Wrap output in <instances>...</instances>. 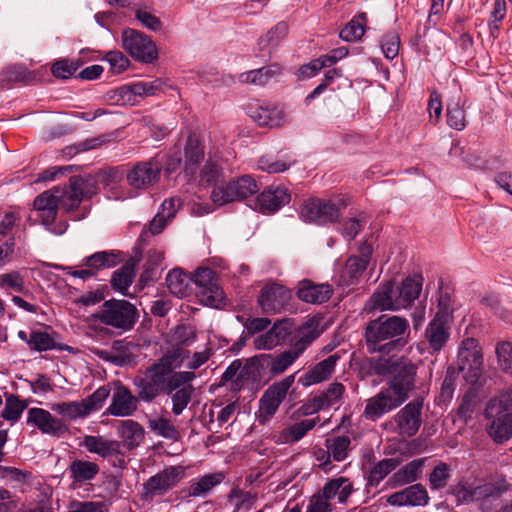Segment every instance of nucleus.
I'll use <instances>...</instances> for the list:
<instances>
[{
	"label": "nucleus",
	"mask_w": 512,
	"mask_h": 512,
	"mask_svg": "<svg viewBox=\"0 0 512 512\" xmlns=\"http://www.w3.org/2000/svg\"><path fill=\"white\" fill-rule=\"evenodd\" d=\"M332 293L331 285L316 284L308 279L300 281L297 288L298 298L310 304H322L330 299Z\"/></svg>",
	"instance_id": "28"
},
{
	"label": "nucleus",
	"mask_w": 512,
	"mask_h": 512,
	"mask_svg": "<svg viewBox=\"0 0 512 512\" xmlns=\"http://www.w3.org/2000/svg\"><path fill=\"white\" fill-rule=\"evenodd\" d=\"M163 88L161 79L152 81H138L129 85H124L117 89L118 100L123 105H135L144 97L156 95Z\"/></svg>",
	"instance_id": "18"
},
{
	"label": "nucleus",
	"mask_w": 512,
	"mask_h": 512,
	"mask_svg": "<svg viewBox=\"0 0 512 512\" xmlns=\"http://www.w3.org/2000/svg\"><path fill=\"white\" fill-rule=\"evenodd\" d=\"M289 335V329L283 322L275 323L267 332L258 335L254 339V347L257 350H271L281 344Z\"/></svg>",
	"instance_id": "33"
},
{
	"label": "nucleus",
	"mask_w": 512,
	"mask_h": 512,
	"mask_svg": "<svg viewBox=\"0 0 512 512\" xmlns=\"http://www.w3.org/2000/svg\"><path fill=\"white\" fill-rule=\"evenodd\" d=\"M360 253V256H352L346 261L344 273L350 277L351 282L358 279L366 269L372 253L371 246L366 244L363 245L360 249Z\"/></svg>",
	"instance_id": "42"
},
{
	"label": "nucleus",
	"mask_w": 512,
	"mask_h": 512,
	"mask_svg": "<svg viewBox=\"0 0 512 512\" xmlns=\"http://www.w3.org/2000/svg\"><path fill=\"white\" fill-rule=\"evenodd\" d=\"M73 483L83 484L93 480L99 473V466L87 460H74L68 468Z\"/></svg>",
	"instance_id": "39"
},
{
	"label": "nucleus",
	"mask_w": 512,
	"mask_h": 512,
	"mask_svg": "<svg viewBox=\"0 0 512 512\" xmlns=\"http://www.w3.org/2000/svg\"><path fill=\"white\" fill-rule=\"evenodd\" d=\"M139 400L138 394L135 396L127 387L118 384L105 413L116 417L132 416L138 408Z\"/></svg>",
	"instance_id": "21"
},
{
	"label": "nucleus",
	"mask_w": 512,
	"mask_h": 512,
	"mask_svg": "<svg viewBox=\"0 0 512 512\" xmlns=\"http://www.w3.org/2000/svg\"><path fill=\"white\" fill-rule=\"evenodd\" d=\"M294 382L295 374H291L274 382L264 391L256 412V419L260 424L264 425L273 418Z\"/></svg>",
	"instance_id": "7"
},
{
	"label": "nucleus",
	"mask_w": 512,
	"mask_h": 512,
	"mask_svg": "<svg viewBox=\"0 0 512 512\" xmlns=\"http://www.w3.org/2000/svg\"><path fill=\"white\" fill-rule=\"evenodd\" d=\"M116 429L118 436L122 440V444L129 450L139 446L144 439L143 427L134 420L127 419L118 421Z\"/></svg>",
	"instance_id": "32"
},
{
	"label": "nucleus",
	"mask_w": 512,
	"mask_h": 512,
	"mask_svg": "<svg viewBox=\"0 0 512 512\" xmlns=\"http://www.w3.org/2000/svg\"><path fill=\"white\" fill-rule=\"evenodd\" d=\"M193 282L199 288L198 294L205 305L218 307L223 302L224 292L218 285L212 269L198 268L194 273Z\"/></svg>",
	"instance_id": "14"
},
{
	"label": "nucleus",
	"mask_w": 512,
	"mask_h": 512,
	"mask_svg": "<svg viewBox=\"0 0 512 512\" xmlns=\"http://www.w3.org/2000/svg\"><path fill=\"white\" fill-rule=\"evenodd\" d=\"M333 508L332 501L320 489L310 497L305 512H331Z\"/></svg>",
	"instance_id": "64"
},
{
	"label": "nucleus",
	"mask_w": 512,
	"mask_h": 512,
	"mask_svg": "<svg viewBox=\"0 0 512 512\" xmlns=\"http://www.w3.org/2000/svg\"><path fill=\"white\" fill-rule=\"evenodd\" d=\"M409 333L407 319L395 315H381L367 324L365 341L369 352H384L389 351Z\"/></svg>",
	"instance_id": "2"
},
{
	"label": "nucleus",
	"mask_w": 512,
	"mask_h": 512,
	"mask_svg": "<svg viewBox=\"0 0 512 512\" xmlns=\"http://www.w3.org/2000/svg\"><path fill=\"white\" fill-rule=\"evenodd\" d=\"M0 288L17 293H25L26 288L23 275L16 270L0 274Z\"/></svg>",
	"instance_id": "58"
},
{
	"label": "nucleus",
	"mask_w": 512,
	"mask_h": 512,
	"mask_svg": "<svg viewBox=\"0 0 512 512\" xmlns=\"http://www.w3.org/2000/svg\"><path fill=\"white\" fill-rule=\"evenodd\" d=\"M429 502V495L426 488L421 484H413L400 491H397L387 498V503L392 506H426Z\"/></svg>",
	"instance_id": "25"
},
{
	"label": "nucleus",
	"mask_w": 512,
	"mask_h": 512,
	"mask_svg": "<svg viewBox=\"0 0 512 512\" xmlns=\"http://www.w3.org/2000/svg\"><path fill=\"white\" fill-rule=\"evenodd\" d=\"M447 125L457 131H462L466 127V116L464 110V103L460 97L452 98L447 103L446 109Z\"/></svg>",
	"instance_id": "45"
},
{
	"label": "nucleus",
	"mask_w": 512,
	"mask_h": 512,
	"mask_svg": "<svg viewBox=\"0 0 512 512\" xmlns=\"http://www.w3.org/2000/svg\"><path fill=\"white\" fill-rule=\"evenodd\" d=\"M263 354L248 358L240 368L241 386L246 382H256L261 378L262 370L266 369L264 365Z\"/></svg>",
	"instance_id": "46"
},
{
	"label": "nucleus",
	"mask_w": 512,
	"mask_h": 512,
	"mask_svg": "<svg viewBox=\"0 0 512 512\" xmlns=\"http://www.w3.org/2000/svg\"><path fill=\"white\" fill-rule=\"evenodd\" d=\"M28 345L35 351H47L55 348L53 337L47 332L32 331L29 335Z\"/></svg>",
	"instance_id": "60"
},
{
	"label": "nucleus",
	"mask_w": 512,
	"mask_h": 512,
	"mask_svg": "<svg viewBox=\"0 0 512 512\" xmlns=\"http://www.w3.org/2000/svg\"><path fill=\"white\" fill-rule=\"evenodd\" d=\"M50 409L60 415L62 420L67 421H73L88 416L82 400L53 403Z\"/></svg>",
	"instance_id": "44"
},
{
	"label": "nucleus",
	"mask_w": 512,
	"mask_h": 512,
	"mask_svg": "<svg viewBox=\"0 0 512 512\" xmlns=\"http://www.w3.org/2000/svg\"><path fill=\"white\" fill-rule=\"evenodd\" d=\"M134 276L133 267L129 264H125L114 272L111 278V285L115 290L126 295V291L132 284Z\"/></svg>",
	"instance_id": "53"
},
{
	"label": "nucleus",
	"mask_w": 512,
	"mask_h": 512,
	"mask_svg": "<svg viewBox=\"0 0 512 512\" xmlns=\"http://www.w3.org/2000/svg\"><path fill=\"white\" fill-rule=\"evenodd\" d=\"M101 323L121 331L132 329L137 321V309L126 300L111 299L103 303L96 314Z\"/></svg>",
	"instance_id": "5"
},
{
	"label": "nucleus",
	"mask_w": 512,
	"mask_h": 512,
	"mask_svg": "<svg viewBox=\"0 0 512 512\" xmlns=\"http://www.w3.org/2000/svg\"><path fill=\"white\" fill-rule=\"evenodd\" d=\"M289 201L290 194L285 187L268 188L257 197L254 209L262 213H271L277 211Z\"/></svg>",
	"instance_id": "27"
},
{
	"label": "nucleus",
	"mask_w": 512,
	"mask_h": 512,
	"mask_svg": "<svg viewBox=\"0 0 512 512\" xmlns=\"http://www.w3.org/2000/svg\"><path fill=\"white\" fill-rule=\"evenodd\" d=\"M483 366V356L478 342L473 338H466L461 342L458 352V368L467 381L476 382Z\"/></svg>",
	"instance_id": "12"
},
{
	"label": "nucleus",
	"mask_w": 512,
	"mask_h": 512,
	"mask_svg": "<svg viewBox=\"0 0 512 512\" xmlns=\"http://www.w3.org/2000/svg\"><path fill=\"white\" fill-rule=\"evenodd\" d=\"M495 354L499 369L512 374V342L500 341L495 346Z\"/></svg>",
	"instance_id": "55"
},
{
	"label": "nucleus",
	"mask_w": 512,
	"mask_h": 512,
	"mask_svg": "<svg viewBox=\"0 0 512 512\" xmlns=\"http://www.w3.org/2000/svg\"><path fill=\"white\" fill-rule=\"evenodd\" d=\"M450 478V467L446 463H439L429 475V486L432 490L444 488Z\"/></svg>",
	"instance_id": "63"
},
{
	"label": "nucleus",
	"mask_w": 512,
	"mask_h": 512,
	"mask_svg": "<svg viewBox=\"0 0 512 512\" xmlns=\"http://www.w3.org/2000/svg\"><path fill=\"white\" fill-rule=\"evenodd\" d=\"M325 496L337 503H346L353 492V484L347 477H336L329 479L321 488Z\"/></svg>",
	"instance_id": "35"
},
{
	"label": "nucleus",
	"mask_w": 512,
	"mask_h": 512,
	"mask_svg": "<svg viewBox=\"0 0 512 512\" xmlns=\"http://www.w3.org/2000/svg\"><path fill=\"white\" fill-rule=\"evenodd\" d=\"M509 484L504 478L479 481L471 484L458 485L455 494L461 502L480 501L493 497L508 490Z\"/></svg>",
	"instance_id": "13"
},
{
	"label": "nucleus",
	"mask_w": 512,
	"mask_h": 512,
	"mask_svg": "<svg viewBox=\"0 0 512 512\" xmlns=\"http://www.w3.org/2000/svg\"><path fill=\"white\" fill-rule=\"evenodd\" d=\"M401 404H403V402L392 394L389 389L385 388L367 400L364 415L367 419L376 420L384 414L396 409Z\"/></svg>",
	"instance_id": "23"
},
{
	"label": "nucleus",
	"mask_w": 512,
	"mask_h": 512,
	"mask_svg": "<svg viewBox=\"0 0 512 512\" xmlns=\"http://www.w3.org/2000/svg\"><path fill=\"white\" fill-rule=\"evenodd\" d=\"M248 114L259 126L278 127L287 119V114L283 109L259 102L249 105Z\"/></svg>",
	"instance_id": "24"
},
{
	"label": "nucleus",
	"mask_w": 512,
	"mask_h": 512,
	"mask_svg": "<svg viewBox=\"0 0 512 512\" xmlns=\"http://www.w3.org/2000/svg\"><path fill=\"white\" fill-rule=\"evenodd\" d=\"M111 172H102L98 174V179L93 177L80 178L72 177L69 181V186L64 190L60 189L58 193L59 204L66 210H74L79 207L84 197H89L96 192V182L108 185V177Z\"/></svg>",
	"instance_id": "6"
},
{
	"label": "nucleus",
	"mask_w": 512,
	"mask_h": 512,
	"mask_svg": "<svg viewBox=\"0 0 512 512\" xmlns=\"http://www.w3.org/2000/svg\"><path fill=\"white\" fill-rule=\"evenodd\" d=\"M222 177V169L219 164L212 159H208L203 165L199 173L201 184H215L218 185Z\"/></svg>",
	"instance_id": "61"
},
{
	"label": "nucleus",
	"mask_w": 512,
	"mask_h": 512,
	"mask_svg": "<svg viewBox=\"0 0 512 512\" xmlns=\"http://www.w3.org/2000/svg\"><path fill=\"white\" fill-rule=\"evenodd\" d=\"M110 389L107 386H101L94 391L90 396L82 399L87 415L94 411L100 410L107 398L109 397Z\"/></svg>",
	"instance_id": "59"
},
{
	"label": "nucleus",
	"mask_w": 512,
	"mask_h": 512,
	"mask_svg": "<svg viewBox=\"0 0 512 512\" xmlns=\"http://www.w3.org/2000/svg\"><path fill=\"white\" fill-rule=\"evenodd\" d=\"M281 67L277 64L264 66L259 69L243 72L238 75L240 83L252 84L255 86H263L267 84L272 78L281 73Z\"/></svg>",
	"instance_id": "38"
},
{
	"label": "nucleus",
	"mask_w": 512,
	"mask_h": 512,
	"mask_svg": "<svg viewBox=\"0 0 512 512\" xmlns=\"http://www.w3.org/2000/svg\"><path fill=\"white\" fill-rule=\"evenodd\" d=\"M26 424L37 428L42 434L60 437L68 428L62 419H59L43 408L28 409Z\"/></svg>",
	"instance_id": "16"
},
{
	"label": "nucleus",
	"mask_w": 512,
	"mask_h": 512,
	"mask_svg": "<svg viewBox=\"0 0 512 512\" xmlns=\"http://www.w3.org/2000/svg\"><path fill=\"white\" fill-rule=\"evenodd\" d=\"M344 207L345 203L337 204L331 200L312 198L303 203L299 215L305 222L327 224L337 221Z\"/></svg>",
	"instance_id": "10"
},
{
	"label": "nucleus",
	"mask_w": 512,
	"mask_h": 512,
	"mask_svg": "<svg viewBox=\"0 0 512 512\" xmlns=\"http://www.w3.org/2000/svg\"><path fill=\"white\" fill-rule=\"evenodd\" d=\"M82 445L90 452L98 454L103 458L114 456L120 453L121 442L109 440L103 436L87 435L83 438Z\"/></svg>",
	"instance_id": "34"
},
{
	"label": "nucleus",
	"mask_w": 512,
	"mask_h": 512,
	"mask_svg": "<svg viewBox=\"0 0 512 512\" xmlns=\"http://www.w3.org/2000/svg\"><path fill=\"white\" fill-rule=\"evenodd\" d=\"M221 474L204 475L189 487V496L200 497L206 495L213 487L222 481Z\"/></svg>",
	"instance_id": "56"
},
{
	"label": "nucleus",
	"mask_w": 512,
	"mask_h": 512,
	"mask_svg": "<svg viewBox=\"0 0 512 512\" xmlns=\"http://www.w3.org/2000/svg\"><path fill=\"white\" fill-rule=\"evenodd\" d=\"M185 355L183 348L176 347L146 367L142 375L133 378L132 383L140 401L151 403L161 394L169 395L196 377L192 371H175L181 366Z\"/></svg>",
	"instance_id": "1"
},
{
	"label": "nucleus",
	"mask_w": 512,
	"mask_h": 512,
	"mask_svg": "<svg viewBox=\"0 0 512 512\" xmlns=\"http://www.w3.org/2000/svg\"><path fill=\"white\" fill-rule=\"evenodd\" d=\"M85 264L91 270L114 267L117 264L116 256L106 251L96 252L85 259Z\"/></svg>",
	"instance_id": "62"
},
{
	"label": "nucleus",
	"mask_w": 512,
	"mask_h": 512,
	"mask_svg": "<svg viewBox=\"0 0 512 512\" xmlns=\"http://www.w3.org/2000/svg\"><path fill=\"white\" fill-rule=\"evenodd\" d=\"M287 34L288 25L285 22H279L271 28L265 36H262L259 39V45L261 49H265L267 47L274 48L287 36Z\"/></svg>",
	"instance_id": "57"
},
{
	"label": "nucleus",
	"mask_w": 512,
	"mask_h": 512,
	"mask_svg": "<svg viewBox=\"0 0 512 512\" xmlns=\"http://www.w3.org/2000/svg\"><path fill=\"white\" fill-rule=\"evenodd\" d=\"M422 402L413 401L406 404L395 416L397 432L400 435L412 437L421 426Z\"/></svg>",
	"instance_id": "22"
},
{
	"label": "nucleus",
	"mask_w": 512,
	"mask_h": 512,
	"mask_svg": "<svg viewBox=\"0 0 512 512\" xmlns=\"http://www.w3.org/2000/svg\"><path fill=\"white\" fill-rule=\"evenodd\" d=\"M398 290L399 300L401 301V306L403 309L409 307L415 299L418 298L422 284L420 281L407 278L405 279L400 286H396Z\"/></svg>",
	"instance_id": "49"
},
{
	"label": "nucleus",
	"mask_w": 512,
	"mask_h": 512,
	"mask_svg": "<svg viewBox=\"0 0 512 512\" xmlns=\"http://www.w3.org/2000/svg\"><path fill=\"white\" fill-rule=\"evenodd\" d=\"M485 417L488 420L487 434L495 443H503L512 437V385L488 403Z\"/></svg>",
	"instance_id": "4"
},
{
	"label": "nucleus",
	"mask_w": 512,
	"mask_h": 512,
	"mask_svg": "<svg viewBox=\"0 0 512 512\" xmlns=\"http://www.w3.org/2000/svg\"><path fill=\"white\" fill-rule=\"evenodd\" d=\"M121 47L134 60L152 63L158 58V51L153 40L146 34L126 28L121 34Z\"/></svg>",
	"instance_id": "8"
},
{
	"label": "nucleus",
	"mask_w": 512,
	"mask_h": 512,
	"mask_svg": "<svg viewBox=\"0 0 512 512\" xmlns=\"http://www.w3.org/2000/svg\"><path fill=\"white\" fill-rule=\"evenodd\" d=\"M191 279L181 270L173 269L167 274L166 283L169 291L178 298L189 295Z\"/></svg>",
	"instance_id": "43"
},
{
	"label": "nucleus",
	"mask_w": 512,
	"mask_h": 512,
	"mask_svg": "<svg viewBox=\"0 0 512 512\" xmlns=\"http://www.w3.org/2000/svg\"><path fill=\"white\" fill-rule=\"evenodd\" d=\"M203 159L204 149L202 144L196 137L189 136L184 147V173L191 178H195Z\"/></svg>",
	"instance_id": "29"
},
{
	"label": "nucleus",
	"mask_w": 512,
	"mask_h": 512,
	"mask_svg": "<svg viewBox=\"0 0 512 512\" xmlns=\"http://www.w3.org/2000/svg\"><path fill=\"white\" fill-rule=\"evenodd\" d=\"M59 188L45 191L38 195L34 200V213L36 220L39 221L45 227H49L56 219L58 212ZM51 233L56 235H62L66 229V223H59L54 228H47Z\"/></svg>",
	"instance_id": "11"
},
{
	"label": "nucleus",
	"mask_w": 512,
	"mask_h": 512,
	"mask_svg": "<svg viewBox=\"0 0 512 512\" xmlns=\"http://www.w3.org/2000/svg\"><path fill=\"white\" fill-rule=\"evenodd\" d=\"M396 285L388 281L379 286L369 298L365 309L371 311H398L403 309Z\"/></svg>",
	"instance_id": "19"
},
{
	"label": "nucleus",
	"mask_w": 512,
	"mask_h": 512,
	"mask_svg": "<svg viewBox=\"0 0 512 512\" xmlns=\"http://www.w3.org/2000/svg\"><path fill=\"white\" fill-rule=\"evenodd\" d=\"M317 418L306 419L290 425L278 436V443H294L302 439L306 433L312 430L317 424Z\"/></svg>",
	"instance_id": "40"
},
{
	"label": "nucleus",
	"mask_w": 512,
	"mask_h": 512,
	"mask_svg": "<svg viewBox=\"0 0 512 512\" xmlns=\"http://www.w3.org/2000/svg\"><path fill=\"white\" fill-rule=\"evenodd\" d=\"M194 389L192 385L186 383L171 393L172 412L174 415H180L188 406Z\"/></svg>",
	"instance_id": "52"
},
{
	"label": "nucleus",
	"mask_w": 512,
	"mask_h": 512,
	"mask_svg": "<svg viewBox=\"0 0 512 512\" xmlns=\"http://www.w3.org/2000/svg\"><path fill=\"white\" fill-rule=\"evenodd\" d=\"M259 187L254 178L249 175L241 176L227 183L214 186L211 199L217 205L240 201L255 194Z\"/></svg>",
	"instance_id": "9"
},
{
	"label": "nucleus",
	"mask_w": 512,
	"mask_h": 512,
	"mask_svg": "<svg viewBox=\"0 0 512 512\" xmlns=\"http://www.w3.org/2000/svg\"><path fill=\"white\" fill-rule=\"evenodd\" d=\"M397 466V461L393 458H386L369 470L367 475V484L369 486H378V484Z\"/></svg>",
	"instance_id": "50"
},
{
	"label": "nucleus",
	"mask_w": 512,
	"mask_h": 512,
	"mask_svg": "<svg viewBox=\"0 0 512 512\" xmlns=\"http://www.w3.org/2000/svg\"><path fill=\"white\" fill-rule=\"evenodd\" d=\"M263 358H265V368L269 369L273 376L282 374L296 361L288 351H284L276 356L263 354Z\"/></svg>",
	"instance_id": "48"
},
{
	"label": "nucleus",
	"mask_w": 512,
	"mask_h": 512,
	"mask_svg": "<svg viewBox=\"0 0 512 512\" xmlns=\"http://www.w3.org/2000/svg\"><path fill=\"white\" fill-rule=\"evenodd\" d=\"M340 358L341 355L336 352L320 361L299 378V383L304 387H309L329 379Z\"/></svg>",
	"instance_id": "26"
},
{
	"label": "nucleus",
	"mask_w": 512,
	"mask_h": 512,
	"mask_svg": "<svg viewBox=\"0 0 512 512\" xmlns=\"http://www.w3.org/2000/svg\"><path fill=\"white\" fill-rule=\"evenodd\" d=\"M291 298L290 291L279 284L265 285L258 297V304L267 314H275L282 311Z\"/></svg>",
	"instance_id": "20"
},
{
	"label": "nucleus",
	"mask_w": 512,
	"mask_h": 512,
	"mask_svg": "<svg viewBox=\"0 0 512 512\" xmlns=\"http://www.w3.org/2000/svg\"><path fill=\"white\" fill-rule=\"evenodd\" d=\"M350 444V438L344 435L326 440L327 460L320 464V468L324 472H329L331 470L332 466L330 457H333V459L338 462L345 460L348 456Z\"/></svg>",
	"instance_id": "36"
},
{
	"label": "nucleus",
	"mask_w": 512,
	"mask_h": 512,
	"mask_svg": "<svg viewBox=\"0 0 512 512\" xmlns=\"http://www.w3.org/2000/svg\"><path fill=\"white\" fill-rule=\"evenodd\" d=\"M148 426L158 436L174 441L180 438L179 430L169 418L163 415L150 419Z\"/></svg>",
	"instance_id": "47"
},
{
	"label": "nucleus",
	"mask_w": 512,
	"mask_h": 512,
	"mask_svg": "<svg viewBox=\"0 0 512 512\" xmlns=\"http://www.w3.org/2000/svg\"><path fill=\"white\" fill-rule=\"evenodd\" d=\"M184 469L181 466H171L162 472L150 477L144 484V496L153 499L155 496L165 494L183 478Z\"/></svg>",
	"instance_id": "15"
},
{
	"label": "nucleus",
	"mask_w": 512,
	"mask_h": 512,
	"mask_svg": "<svg viewBox=\"0 0 512 512\" xmlns=\"http://www.w3.org/2000/svg\"><path fill=\"white\" fill-rule=\"evenodd\" d=\"M161 170L162 163L157 159L140 162L128 172L127 181L136 189H147L159 180Z\"/></svg>",
	"instance_id": "17"
},
{
	"label": "nucleus",
	"mask_w": 512,
	"mask_h": 512,
	"mask_svg": "<svg viewBox=\"0 0 512 512\" xmlns=\"http://www.w3.org/2000/svg\"><path fill=\"white\" fill-rule=\"evenodd\" d=\"M366 22L365 14L359 15L358 18L352 19L340 32V38L346 42H354L364 35V25Z\"/></svg>",
	"instance_id": "54"
},
{
	"label": "nucleus",
	"mask_w": 512,
	"mask_h": 512,
	"mask_svg": "<svg viewBox=\"0 0 512 512\" xmlns=\"http://www.w3.org/2000/svg\"><path fill=\"white\" fill-rule=\"evenodd\" d=\"M374 370L379 375H389L387 389L403 403L415 388L417 366L405 357L380 359L374 364Z\"/></svg>",
	"instance_id": "3"
},
{
	"label": "nucleus",
	"mask_w": 512,
	"mask_h": 512,
	"mask_svg": "<svg viewBox=\"0 0 512 512\" xmlns=\"http://www.w3.org/2000/svg\"><path fill=\"white\" fill-rule=\"evenodd\" d=\"M257 496L250 491H243L239 488H233L229 495L228 501L233 505V512L240 510H250L256 503Z\"/></svg>",
	"instance_id": "51"
},
{
	"label": "nucleus",
	"mask_w": 512,
	"mask_h": 512,
	"mask_svg": "<svg viewBox=\"0 0 512 512\" xmlns=\"http://www.w3.org/2000/svg\"><path fill=\"white\" fill-rule=\"evenodd\" d=\"M449 322L433 318L428 324L425 331V338L430 349L434 352L440 351L449 340Z\"/></svg>",
	"instance_id": "30"
},
{
	"label": "nucleus",
	"mask_w": 512,
	"mask_h": 512,
	"mask_svg": "<svg viewBox=\"0 0 512 512\" xmlns=\"http://www.w3.org/2000/svg\"><path fill=\"white\" fill-rule=\"evenodd\" d=\"M28 401L14 394H5V403L1 411V417L14 424L19 421L24 410L28 407Z\"/></svg>",
	"instance_id": "41"
},
{
	"label": "nucleus",
	"mask_w": 512,
	"mask_h": 512,
	"mask_svg": "<svg viewBox=\"0 0 512 512\" xmlns=\"http://www.w3.org/2000/svg\"><path fill=\"white\" fill-rule=\"evenodd\" d=\"M425 458L412 460L398 471H396L388 480L391 487H399L418 480L423 472Z\"/></svg>",
	"instance_id": "31"
},
{
	"label": "nucleus",
	"mask_w": 512,
	"mask_h": 512,
	"mask_svg": "<svg viewBox=\"0 0 512 512\" xmlns=\"http://www.w3.org/2000/svg\"><path fill=\"white\" fill-rule=\"evenodd\" d=\"M344 392L345 387L342 383H331L325 391L318 393L312 399L314 410L319 411L328 409L334 405H339Z\"/></svg>",
	"instance_id": "37"
}]
</instances>
